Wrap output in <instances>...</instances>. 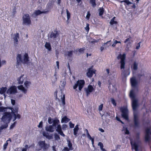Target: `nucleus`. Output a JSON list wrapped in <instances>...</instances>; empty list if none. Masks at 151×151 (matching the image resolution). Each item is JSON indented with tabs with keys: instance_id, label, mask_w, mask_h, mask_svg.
Segmentation results:
<instances>
[{
	"instance_id": "f257e3e1",
	"label": "nucleus",
	"mask_w": 151,
	"mask_h": 151,
	"mask_svg": "<svg viewBox=\"0 0 151 151\" xmlns=\"http://www.w3.org/2000/svg\"><path fill=\"white\" fill-rule=\"evenodd\" d=\"M130 81L132 89L131 91L130 96L132 99V107L134 111V122L135 125L136 126L138 125V119L137 114L136 113V110L138 106V100L135 98V93L138 91V82L134 77H133L130 79Z\"/></svg>"
},
{
	"instance_id": "f03ea898",
	"label": "nucleus",
	"mask_w": 151,
	"mask_h": 151,
	"mask_svg": "<svg viewBox=\"0 0 151 151\" xmlns=\"http://www.w3.org/2000/svg\"><path fill=\"white\" fill-rule=\"evenodd\" d=\"M131 143L132 146V149H134L135 151H142V147L141 143L139 140L135 141L131 140Z\"/></svg>"
},
{
	"instance_id": "7ed1b4c3",
	"label": "nucleus",
	"mask_w": 151,
	"mask_h": 151,
	"mask_svg": "<svg viewBox=\"0 0 151 151\" xmlns=\"http://www.w3.org/2000/svg\"><path fill=\"white\" fill-rule=\"evenodd\" d=\"M85 85V81L84 80H79L77 81L75 84L73 86L74 89L77 90L76 89L78 87V90L80 91L84 87Z\"/></svg>"
},
{
	"instance_id": "20e7f679",
	"label": "nucleus",
	"mask_w": 151,
	"mask_h": 151,
	"mask_svg": "<svg viewBox=\"0 0 151 151\" xmlns=\"http://www.w3.org/2000/svg\"><path fill=\"white\" fill-rule=\"evenodd\" d=\"M12 118V115L11 113L5 112L1 118V120L4 123H9Z\"/></svg>"
},
{
	"instance_id": "39448f33",
	"label": "nucleus",
	"mask_w": 151,
	"mask_h": 151,
	"mask_svg": "<svg viewBox=\"0 0 151 151\" xmlns=\"http://www.w3.org/2000/svg\"><path fill=\"white\" fill-rule=\"evenodd\" d=\"M22 19L23 24L27 25L31 24V22L29 14H24L22 17Z\"/></svg>"
},
{
	"instance_id": "423d86ee",
	"label": "nucleus",
	"mask_w": 151,
	"mask_h": 151,
	"mask_svg": "<svg viewBox=\"0 0 151 151\" xmlns=\"http://www.w3.org/2000/svg\"><path fill=\"white\" fill-rule=\"evenodd\" d=\"M38 145L41 148L39 150H41V149H42L43 150H47L49 147V145H48L45 142V141H40L38 142Z\"/></svg>"
},
{
	"instance_id": "0eeeda50",
	"label": "nucleus",
	"mask_w": 151,
	"mask_h": 151,
	"mask_svg": "<svg viewBox=\"0 0 151 151\" xmlns=\"http://www.w3.org/2000/svg\"><path fill=\"white\" fill-rule=\"evenodd\" d=\"M95 90V88H94L93 87L90 85H88L87 87L85 89L86 94L87 96H88L91 93L94 91Z\"/></svg>"
},
{
	"instance_id": "6e6552de",
	"label": "nucleus",
	"mask_w": 151,
	"mask_h": 151,
	"mask_svg": "<svg viewBox=\"0 0 151 151\" xmlns=\"http://www.w3.org/2000/svg\"><path fill=\"white\" fill-rule=\"evenodd\" d=\"M17 92V88L16 86H11L7 91L6 93L8 94H14Z\"/></svg>"
},
{
	"instance_id": "1a4fd4ad",
	"label": "nucleus",
	"mask_w": 151,
	"mask_h": 151,
	"mask_svg": "<svg viewBox=\"0 0 151 151\" xmlns=\"http://www.w3.org/2000/svg\"><path fill=\"white\" fill-rule=\"evenodd\" d=\"M16 58L17 62L16 67L17 68H18L19 65H20L23 62V60L21 54H18Z\"/></svg>"
},
{
	"instance_id": "9d476101",
	"label": "nucleus",
	"mask_w": 151,
	"mask_h": 151,
	"mask_svg": "<svg viewBox=\"0 0 151 151\" xmlns=\"http://www.w3.org/2000/svg\"><path fill=\"white\" fill-rule=\"evenodd\" d=\"M151 134V132L149 128H147L146 130L145 135V140L146 141H148L151 139L150 134Z\"/></svg>"
},
{
	"instance_id": "9b49d317",
	"label": "nucleus",
	"mask_w": 151,
	"mask_h": 151,
	"mask_svg": "<svg viewBox=\"0 0 151 151\" xmlns=\"http://www.w3.org/2000/svg\"><path fill=\"white\" fill-rule=\"evenodd\" d=\"M67 142H68V147L69 148H68L67 147H65L64 149V150L66 151H67V150L66 149V148L68 149V151L72 150L73 149V148L72 146V144L70 141L69 140H67Z\"/></svg>"
},
{
	"instance_id": "f8f14e48",
	"label": "nucleus",
	"mask_w": 151,
	"mask_h": 151,
	"mask_svg": "<svg viewBox=\"0 0 151 151\" xmlns=\"http://www.w3.org/2000/svg\"><path fill=\"white\" fill-rule=\"evenodd\" d=\"M117 59L118 60H120L119 63L121 64V69L122 70L121 75H122L123 74V72L122 69H123V54L120 53L117 57Z\"/></svg>"
},
{
	"instance_id": "ddd939ff",
	"label": "nucleus",
	"mask_w": 151,
	"mask_h": 151,
	"mask_svg": "<svg viewBox=\"0 0 151 151\" xmlns=\"http://www.w3.org/2000/svg\"><path fill=\"white\" fill-rule=\"evenodd\" d=\"M128 113V111L127 108H123V118H124L127 121H128L129 119Z\"/></svg>"
},
{
	"instance_id": "4468645a",
	"label": "nucleus",
	"mask_w": 151,
	"mask_h": 151,
	"mask_svg": "<svg viewBox=\"0 0 151 151\" xmlns=\"http://www.w3.org/2000/svg\"><path fill=\"white\" fill-rule=\"evenodd\" d=\"M56 131L61 136L63 137L65 136V134L63 133L62 130L61 126L60 124H58L57 125V129H56Z\"/></svg>"
},
{
	"instance_id": "2eb2a0df",
	"label": "nucleus",
	"mask_w": 151,
	"mask_h": 151,
	"mask_svg": "<svg viewBox=\"0 0 151 151\" xmlns=\"http://www.w3.org/2000/svg\"><path fill=\"white\" fill-rule=\"evenodd\" d=\"M95 73V72L92 70L91 68L88 69V71L86 73L87 76L89 78L91 77L93 74Z\"/></svg>"
},
{
	"instance_id": "dca6fc26",
	"label": "nucleus",
	"mask_w": 151,
	"mask_h": 151,
	"mask_svg": "<svg viewBox=\"0 0 151 151\" xmlns=\"http://www.w3.org/2000/svg\"><path fill=\"white\" fill-rule=\"evenodd\" d=\"M54 32H55V33L53 32L51 33L50 36V38L55 39L58 36L59 34L58 31H57L56 29L55 30H54Z\"/></svg>"
},
{
	"instance_id": "f3484780",
	"label": "nucleus",
	"mask_w": 151,
	"mask_h": 151,
	"mask_svg": "<svg viewBox=\"0 0 151 151\" xmlns=\"http://www.w3.org/2000/svg\"><path fill=\"white\" fill-rule=\"evenodd\" d=\"M45 130L47 132H52L54 131L55 129L54 128V127L52 125L46 126Z\"/></svg>"
},
{
	"instance_id": "a211bd4d",
	"label": "nucleus",
	"mask_w": 151,
	"mask_h": 151,
	"mask_svg": "<svg viewBox=\"0 0 151 151\" xmlns=\"http://www.w3.org/2000/svg\"><path fill=\"white\" fill-rule=\"evenodd\" d=\"M29 61V58L28 54L27 53H25L24 56L23 60L22 63L24 64L27 63Z\"/></svg>"
},
{
	"instance_id": "6ab92c4d",
	"label": "nucleus",
	"mask_w": 151,
	"mask_h": 151,
	"mask_svg": "<svg viewBox=\"0 0 151 151\" xmlns=\"http://www.w3.org/2000/svg\"><path fill=\"white\" fill-rule=\"evenodd\" d=\"M132 41L131 40V38L127 39L124 42L127 44V50L128 48L131 46V43Z\"/></svg>"
},
{
	"instance_id": "aec40b11",
	"label": "nucleus",
	"mask_w": 151,
	"mask_h": 151,
	"mask_svg": "<svg viewBox=\"0 0 151 151\" xmlns=\"http://www.w3.org/2000/svg\"><path fill=\"white\" fill-rule=\"evenodd\" d=\"M19 38V34L18 33H17L14 34V37L13 38L14 41V45H15L18 44V39Z\"/></svg>"
},
{
	"instance_id": "412c9836",
	"label": "nucleus",
	"mask_w": 151,
	"mask_h": 151,
	"mask_svg": "<svg viewBox=\"0 0 151 151\" xmlns=\"http://www.w3.org/2000/svg\"><path fill=\"white\" fill-rule=\"evenodd\" d=\"M18 88L22 91L24 94L27 93V90L22 85H20L17 86Z\"/></svg>"
},
{
	"instance_id": "4be33fe9",
	"label": "nucleus",
	"mask_w": 151,
	"mask_h": 151,
	"mask_svg": "<svg viewBox=\"0 0 151 151\" xmlns=\"http://www.w3.org/2000/svg\"><path fill=\"white\" fill-rule=\"evenodd\" d=\"M11 114H13L14 116V121H15L17 119V116L16 114H18V109L17 108H15V109H14V110H12V112Z\"/></svg>"
},
{
	"instance_id": "5701e85b",
	"label": "nucleus",
	"mask_w": 151,
	"mask_h": 151,
	"mask_svg": "<svg viewBox=\"0 0 151 151\" xmlns=\"http://www.w3.org/2000/svg\"><path fill=\"white\" fill-rule=\"evenodd\" d=\"M49 11H41L39 10H36L35 11L34 14H35V15L37 16L42 13H47Z\"/></svg>"
},
{
	"instance_id": "b1692460",
	"label": "nucleus",
	"mask_w": 151,
	"mask_h": 151,
	"mask_svg": "<svg viewBox=\"0 0 151 151\" xmlns=\"http://www.w3.org/2000/svg\"><path fill=\"white\" fill-rule=\"evenodd\" d=\"M45 46L48 50L49 51L51 50L52 48L49 42H46L45 44Z\"/></svg>"
},
{
	"instance_id": "393cba45",
	"label": "nucleus",
	"mask_w": 151,
	"mask_h": 151,
	"mask_svg": "<svg viewBox=\"0 0 151 151\" xmlns=\"http://www.w3.org/2000/svg\"><path fill=\"white\" fill-rule=\"evenodd\" d=\"M52 123V125L53 127H56L60 123L59 120L57 119H54Z\"/></svg>"
},
{
	"instance_id": "a878e982",
	"label": "nucleus",
	"mask_w": 151,
	"mask_h": 151,
	"mask_svg": "<svg viewBox=\"0 0 151 151\" xmlns=\"http://www.w3.org/2000/svg\"><path fill=\"white\" fill-rule=\"evenodd\" d=\"M23 76L24 75H22L17 78V80L19 84H22L23 83L24 81Z\"/></svg>"
},
{
	"instance_id": "bb28decb",
	"label": "nucleus",
	"mask_w": 151,
	"mask_h": 151,
	"mask_svg": "<svg viewBox=\"0 0 151 151\" xmlns=\"http://www.w3.org/2000/svg\"><path fill=\"white\" fill-rule=\"evenodd\" d=\"M99 12V15L100 16H102L104 14V9L103 7H100L98 9Z\"/></svg>"
},
{
	"instance_id": "cd10ccee",
	"label": "nucleus",
	"mask_w": 151,
	"mask_h": 151,
	"mask_svg": "<svg viewBox=\"0 0 151 151\" xmlns=\"http://www.w3.org/2000/svg\"><path fill=\"white\" fill-rule=\"evenodd\" d=\"M7 88L6 87H2L0 88V94H4L6 91Z\"/></svg>"
},
{
	"instance_id": "c85d7f7f",
	"label": "nucleus",
	"mask_w": 151,
	"mask_h": 151,
	"mask_svg": "<svg viewBox=\"0 0 151 151\" xmlns=\"http://www.w3.org/2000/svg\"><path fill=\"white\" fill-rule=\"evenodd\" d=\"M115 18L116 17H114L111 19L110 22V24L111 25H113L114 24H117V22L114 20Z\"/></svg>"
},
{
	"instance_id": "c756f323",
	"label": "nucleus",
	"mask_w": 151,
	"mask_h": 151,
	"mask_svg": "<svg viewBox=\"0 0 151 151\" xmlns=\"http://www.w3.org/2000/svg\"><path fill=\"white\" fill-rule=\"evenodd\" d=\"M43 135L44 137H45L46 138L49 139H50L52 138V136L50 135L47 133H46L45 132H43Z\"/></svg>"
},
{
	"instance_id": "7c9ffc66",
	"label": "nucleus",
	"mask_w": 151,
	"mask_h": 151,
	"mask_svg": "<svg viewBox=\"0 0 151 151\" xmlns=\"http://www.w3.org/2000/svg\"><path fill=\"white\" fill-rule=\"evenodd\" d=\"M69 120L70 119L66 116H65L62 118L61 120V122L62 123H67L68 122Z\"/></svg>"
},
{
	"instance_id": "2f4dec72",
	"label": "nucleus",
	"mask_w": 151,
	"mask_h": 151,
	"mask_svg": "<svg viewBox=\"0 0 151 151\" xmlns=\"http://www.w3.org/2000/svg\"><path fill=\"white\" fill-rule=\"evenodd\" d=\"M9 141H10V142H11L12 141L11 139L10 138H9V139L6 141V142L4 144L3 146V149L4 150H5L6 149L8 143V142Z\"/></svg>"
},
{
	"instance_id": "473e14b6",
	"label": "nucleus",
	"mask_w": 151,
	"mask_h": 151,
	"mask_svg": "<svg viewBox=\"0 0 151 151\" xmlns=\"http://www.w3.org/2000/svg\"><path fill=\"white\" fill-rule=\"evenodd\" d=\"M90 3L93 8L95 7L96 6V0H90Z\"/></svg>"
},
{
	"instance_id": "72a5a7b5",
	"label": "nucleus",
	"mask_w": 151,
	"mask_h": 151,
	"mask_svg": "<svg viewBox=\"0 0 151 151\" xmlns=\"http://www.w3.org/2000/svg\"><path fill=\"white\" fill-rule=\"evenodd\" d=\"M31 84V83L30 81H26L24 82V85L27 88H28L30 86V85Z\"/></svg>"
},
{
	"instance_id": "f704fd0d",
	"label": "nucleus",
	"mask_w": 151,
	"mask_h": 151,
	"mask_svg": "<svg viewBox=\"0 0 151 151\" xmlns=\"http://www.w3.org/2000/svg\"><path fill=\"white\" fill-rule=\"evenodd\" d=\"M137 67L138 64L136 62H134L132 67L134 70H136L137 69Z\"/></svg>"
},
{
	"instance_id": "c9c22d12",
	"label": "nucleus",
	"mask_w": 151,
	"mask_h": 151,
	"mask_svg": "<svg viewBox=\"0 0 151 151\" xmlns=\"http://www.w3.org/2000/svg\"><path fill=\"white\" fill-rule=\"evenodd\" d=\"M54 138L55 140H58L60 139V137L59 135L55 133L54 134Z\"/></svg>"
},
{
	"instance_id": "e433bc0d",
	"label": "nucleus",
	"mask_w": 151,
	"mask_h": 151,
	"mask_svg": "<svg viewBox=\"0 0 151 151\" xmlns=\"http://www.w3.org/2000/svg\"><path fill=\"white\" fill-rule=\"evenodd\" d=\"M66 11L67 13V20H68L70 17V13L67 9H66Z\"/></svg>"
},
{
	"instance_id": "4c0bfd02",
	"label": "nucleus",
	"mask_w": 151,
	"mask_h": 151,
	"mask_svg": "<svg viewBox=\"0 0 151 151\" xmlns=\"http://www.w3.org/2000/svg\"><path fill=\"white\" fill-rule=\"evenodd\" d=\"M7 108L3 106L0 107V112H5L7 111Z\"/></svg>"
},
{
	"instance_id": "58836bf2",
	"label": "nucleus",
	"mask_w": 151,
	"mask_h": 151,
	"mask_svg": "<svg viewBox=\"0 0 151 151\" xmlns=\"http://www.w3.org/2000/svg\"><path fill=\"white\" fill-rule=\"evenodd\" d=\"M61 99L62 100V104H63V105L64 106L65 104V95L64 94L63 95V97Z\"/></svg>"
},
{
	"instance_id": "ea45409f",
	"label": "nucleus",
	"mask_w": 151,
	"mask_h": 151,
	"mask_svg": "<svg viewBox=\"0 0 151 151\" xmlns=\"http://www.w3.org/2000/svg\"><path fill=\"white\" fill-rule=\"evenodd\" d=\"M73 50H71L67 52V55L69 57H71L73 55Z\"/></svg>"
},
{
	"instance_id": "a19ab883",
	"label": "nucleus",
	"mask_w": 151,
	"mask_h": 151,
	"mask_svg": "<svg viewBox=\"0 0 151 151\" xmlns=\"http://www.w3.org/2000/svg\"><path fill=\"white\" fill-rule=\"evenodd\" d=\"M85 131L86 132V133L87 135L88 138L89 139H91L92 137L89 133L88 130L87 129H86Z\"/></svg>"
},
{
	"instance_id": "79ce46f5",
	"label": "nucleus",
	"mask_w": 151,
	"mask_h": 151,
	"mask_svg": "<svg viewBox=\"0 0 151 151\" xmlns=\"http://www.w3.org/2000/svg\"><path fill=\"white\" fill-rule=\"evenodd\" d=\"M111 103L113 104V105L114 106H116V104L114 99L113 98H111Z\"/></svg>"
},
{
	"instance_id": "37998d69",
	"label": "nucleus",
	"mask_w": 151,
	"mask_h": 151,
	"mask_svg": "<svg viewBox=\"0 0 151 151\" xmlns=\"http://www.w3.org/2000/svg\"><path fill=\"white\" fill-rule=\"evenodd\" d=\"M79 129H73V134L75 136H77Z\"/></svg>"
},
{
	"instance_id": "c03bdc74",
	"label": "nucleus",
	"mask_w": 151,
	"mask_h": 151,
	"mask_svg": "<svg viewBox=\"0 0 151 151\" xmlns=\"http://www.w3.org/2000/svg\"><path fill=\"white\" fill-rule=\"evenodd\" d=\"M91 16V14L90 13V12L89 11H88L87 12V14L86 16V19L88 20L90 19V17Z\"/></svg>"
},
{
	"instance_id": "a18cd8bd",
	"label": "nucleus",
	"mask_w": 151,
	"mask_h": 151,
	"mask_svg": "<svg viewBox=\"0 0 151 151\" xmlns=\"http://www.w3.org/2000/svg\"><path fill=\"white\" fill-rule=\"evenodd\" d=\"M85 50V48H81L78 50V51L80 53H83L84 52V51Z\"/></svg>"
},
{
	"instance_id": "49530a36",
	"label": "nucleus",
	"mask_w": 151,
	"mask_h": 151,
	"mask_svg": "<svg viewBox=\"0 0 151 151\" xmlns=\"http://www.w3.org/2000/svg\"><path fill=\"white\" fill-rule=\"evenodd\" d=\"M53 119H52L50 117H49L48 120V123L50 124H52L53 122Z\"/></svg>"
},
{
	"instance_id": "de8ad7c7",
	"label": "nucleus",
	"mask_w": 151,
	"mask_h": 151,
	"mask_svg": "<svg viewBox=\"0 0 151 151\" xmlns=\"http://www.w3.org/2000/svg\"><path fill=\"white\" fill-rule=\"evenodd\" d=\"M89 26V24L88 23H87L86 24V26L85 28V29L87 32H88L90 28Z\"/></svg>"
},
{
	"instance_id": "09e8293b",
	"label": "nucleus",
	"mask_w": 151,
	"mask_h": 151,
	"mask_svg": "<svg viewBox=\"0 0 151 151\" xmlns=\"http://www.w3.org/2000/svg\"><path fill=\"white\" fill-rule=\"evenodd\" d=\"M123 2H125L127 5H129L130 4H132V3L129 1L128 0H123Z\"/></svg>"
},
{
	"instance_id": "8fccbe9b",
	"label": "nucleus",
	"mask_w": 151,
	"mask_h": 151,
	"mask_svg": "<svg viewBox=\"0 0 151 151\" xmlns=\"http://www.w3.org/2000/svg\"><path fill=\"white\" fill-rule=\"evenodd\" d=\"M116 120L117 121L121 122V123L122 124H123V121H121V119H120L119 117L117 115H116Z\"/></svg>"
},
{
	"instance_id": "3c124183",
	"label": "nucleus",
	"mask_w": 151,
	"mask_h": 151,
	"mask_svg": "<svg viewBox=\"0 0 151 151\" xmlns=\"http://www.w3.org/2000/svg\"><path fill=\"white\" fill-rule=\"evenodd\" d=\"M98 145L100 146L101 149L104 147L103 144L101 142H99L98 144Z\"/></svg>"
},
{
	"instance_id": "603ef678",
	"label": "nucleus",
	"mask_w": 151,
	"mask_h": 151,
	"mask_svg": "<svg viewBox=\"0 0 151 151\" xmlns=\"http://www.w3.org/2000/svg\"><path fill=\"white\" fill-rule=\"evenodd\" d=\"M16 122H14L13 124H12L10 126V129H12L15 126Z\"/></svg>"
},
{
	"instance_id": "864d4df0",
	"label": "nucleus",
	"mask_w": 151,
	"mask_h": 151,
	"mask_svg": "<svg viewBox=\"0 0 151 151\" xmlns=\"http://www.w3.org/2000/svg\"><path fill=\"white\" fill-rule=\"evenodd\" d=\"M103 107V104H102L100 105L99 107V111H101L102 110Z\"/></svg>"
},
{
	"instance_id": "5fc2aeb1",
	"label": "nucleus",
	"mask_w": 151,
	"mask_h": 151,
	"mask_svg": "<svg viewBox=\"0 0 151 151\" xmlns=\"http://www.w3.org/2000/svg\"><path fill=\"white\" fill-rule=\"evenodd\" d=\"M69 126L70 128H72L74 127V124H73L71 122H69Z\"/></svg>"
},
{
	"instance_id": "6e6d98bb",
	"label": "nucleus",
	"mask_w": 151,
	"mask_h": 151,
	"mask_svg": "<svg viewBox=\"0 0 151 151\" xmlns=\"http://www.w3.org/2000/svg\"><path fill=\"white\" fill-rule=\"evenodd\" d=\"M52 3H48L47 5V6L48 9H50L52 6Z\"/></svg>"
},
{
	"instance_id": "4d7b16f0",
	"label": "nucleus",
	"mask_w": 151,
	"mask_h": 151,
	"mask_svg": "<svg viewBox=\"0 0 151 151\" xmlns=\"http://www.w3.org/2000/svg\"><path fill=\"white\" fill-rule=\"evenodd\" d=\"M123 68H124V64H125V62H124V60L125 59V58H126V55L124 54H123Z\"/></svg>"
},
{
	"instance_id": "13d9d810",
	"label": "nucleus",
	"mask_w": 151,
	"mask_h": 151,
	"mask_svg": "<svg viewBox=\"0 0 151 151\" xmlns=\"http://www.w3.org/2000/svg\"><path fill=\"white\" fill-rule=\"evenodd\" d=\"M43 122L42 121H41L40 123L38 125V127L39 128H41L42 127V126Z\"/></svg>"
},
{
	"instance_id": "bf43d9fd",
	"label": "nucleus",
	"mask_w": 151,
	"mask_h": 151,
	"mask_svg": "<svg viewBox=\"0 0 151 151\" xmlns=\"http://www.w3.org/2000/svg\"><path fill=\"white\" fill-rule=\"evenodd\" d=\"M141 42H140L137 44V45L136 46V49H139L140 47V43H141Z\"/></svg>"
},
{
	"instance_id": "052dcab7",
	"label": "nucleus",
	"mask_w": 151,
	"mask_h": 151,
	"mask_svg": "<svg viewBox=\"0 0 151 151\" xmlns=\"http://www.w3.org/2000/svg\"><path fill=\"white\" fill-rule=\"evenodd\" d=\"M120 110L121 112V116L123 117V106H121L120 108Z\"/></svg>"
},
{
	"instance_id": "680f3d73",
	"label": "nucleus",
	"mask_w": 151,
	"mask_h": 151,
	"mask_svg": "<svg viewBox=\"0 0 151 151\" xmlns=\"http://www.w3.org/2000/svg\"><path fill=\"white\" fill-rule=\"evenodd\" d=\"M89 140H91L93 146H94V137L92 138L91 139Z\"/></svg>"
},
{
	"instance_id": "e2e57ef3",
	"label": "nucleus",
	"mask_w": 151,
	"mask_h": 151,
	"mask_svg": "<svg viewBox=\"0 0 151 151\" xmlns=\"http://www.w3.org/2000/svg\"><path fill=\"white\" fill-rule=\"evenodd\" d=\"M11 103L13 105H14L15 103V100L13 99H11Z\"/></svg>"
},
{
	"instance_id": "0e129e2a",
	"label": "nucleus",
	"mask_w": 151,
	"mask_h": 151,
	"mask_svg": "<svg viewBox=\"0 0 151 151\" xmlns=\"http://www.w3.org/2000/svg\"><path fill=\"white\" fill-rule=\"evenodd\" d=\"M6 127H4V126H1V127H0V133L1 132V130L3 129L4 128H6Z\"/></svg>"
},
{
	"instance_id": "69168bd1",
	"label": "nucleus",
	"mask_w": 151,
	"mask_h": 151,
	"mask_svg": "<svg viewBox=\"0 0 151 151\" xmlns=\"http://www.w3.org/2000/svg\"><path fill=\"white\" fill-rule=\"evenodd\" d=\"M56 64H57V66L58 67V68L59 69V62L58 61H56Z\"/></svg>"
},
{
	"instance_id": "338daca9",
	"label": "nucleus",
	"mask_w": 151,
	"mask_h": 151,
	"mask_svg": "<svg viewBox=\"0 0 151 151\" xmlns=\"http://www.w3.org/2000/svg\"><path fill=\"white\" fill-rule=\"evenodd\" d=\"M99 131H100L101 132H104V130L102 128H99Z\"/></svg>"
},
{
	"instance_id": "774afa93",
	"label": "nucleus",
	"mask_w": 151,
	"mask_h": 151,
	"mask_svg": "<svg viewBox=\"0 0 151 151\" xmlns=\"http://www.w3.org/2000/svg\"><path fill=\"white\" fill-rule=\"evenodd\" d=\"M98 85L99 86V87H100L101 85V81H98Z\"/></svg>"
}]
</instances>
